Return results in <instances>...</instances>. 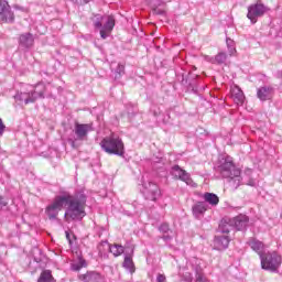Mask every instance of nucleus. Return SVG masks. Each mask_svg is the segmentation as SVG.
<instances>
[{
    "instance_id": "nucleus-20",
    "label": "nucleus",
    "mask_w": 282,
    "mask_h": 282,
    "mask_svg": "<svg viewBox=\"0 0 282 282\" xmlns=\"http://www.w3.org/2000/svg\"><path fill=\"white\" fill-rule=\"evenodd\" d=\"M19 43L21 47L30 48L34 45V35L32 33H23L20 35Z\"/></svg>"
},
{
    "instance_id": "nucleus-34",
    "label": "nucleus",
    "mask_w": 282,
    "mask_h": 282,
    "mask_svg": "<svg viewBox=\"0 0 282 282\" xmlns=\"http://www.w3.org/2000/svg\"><path fill=\"white\" fill-rule=\"evenodd\" d=\"M156 282H166V275L164 274H159L156 276Z\"/></svg>"
},
{
    "instance_id": "nucleus-16",
    "label": "nucleus",
    "mask_w": 282,
    "mask_h": 282,
    "mask_svg": "<svg viewBox=\"0 0 282 282\" xmlns=\"http://www.w3.org/2000/svg\"><path fill=\"white\" fill-rule=\"evenodd\" d=\"M230 243V238L225 235L216 236L214 239V250H226Z\"/></svg>"
},
{
    "instance_id": "nucleus-6",
    "label": "nucleus",
    "mask_w": 282,
    "mask_h": 282,
    "mask_svg": "<svg viewBox=\"0 0 282 282\" xmlns=\"http://www.w3.org/2000/svg\"><path fill=\"white\" fill-rule=\"evenodd\" d=\"M141 193L150 202H155L162 195L160 186L151 182L148 176L141 178Z\"/></svg>"
},
{
    "instance_id": "nucleus-9",
    "label": "nucleus",
    "mask_w": 282,
    "mask_h": 282,
    "mask_svg": "<svg viewBox=\"0 0 282 282\" xmlns=\"http://www.w3.org/2000/svg\"><path fill=\"white\" fill-rule=\"evenodd\" d=\"M14 22V13L8 4V1L0 0V23H13Z\"/></svg>"
},
{
    "instance_id": "nucleus-14",
    "label": "nucleus",
    "mask_w": 282,
    "mask_h": 282,
    "mask_svg": "<svg viewBox=\"0 0 282 282\" xmlns=\"http://www.w3.org/2000/svg\"><path fill=\"white\" fill-rule=\"evenodd\" d=\"M231 98L234 102L240 107L246 102V95H243V90L237 85L231 87Z\"/></svg>"
},
{
    "instance_id": "nucleus-22",
    "label": "nucleus",
    "mask_w": 282,
    "mask_h": 282,
    "mask_svg": "<svg viewBox=\"0 0 282 282\" xmlns=\"http://www.w3.org/2000/svg\"><path fill=\"white\" fill-rule=\"evenodd\" d=\"M250 248L257 252V254H259V257H261V254H263V242L254 239V238H251L249 241H248Z\"/></svg>"
},
{
    "instance_id": "nucleus-17",
    "label": "nucleus",
    "mask_w": 282,
    "mask_h": 282,
    "mask_svg": "<svg viewBox=\"0 0 282 282\" xmlns=\"http://www.w3.org/2000/svg\"><path fill=\"white\" fill-rule=\"evenodd\" d=\"M208 210V204L206 202H197L192 207V213L196 219H200V217H204V213Z\"/></svg>"
},
{
    "instance_id": "nucleus-33",
    "label": "nucleus",
    "mask_w": 282,
    "mask_h": 282,
    "mask_svg": "<svg viewBox=\"0 0 282 282\" xmlns=\"http://www.w3.org/2000/svg\"><path fill=\"white\" fill-rule=\"evenodd\" d=\"M4 206H8V200H6L3 196H0V210L4 208Z\"/></svg>"
},
{
    "instance_id": "nucleus-36",
    "label": "nucleus",
    "mask_w": 282,
    "mask_h": 282,
    "mask_svg": "<svg viewBox=\"0 0 282 282\" xmlns=\"http://www.w3.org/2000/svg\"><path fill=\"white\" fill-rule=\"evenodd\" d=\"M184 282H193V275H191V273H186L184 280Z\"/></svg>"
},
{
    "instance_id": "nucleus-28",
    "label": "nucleus",
    "mask_w": 282,
    "mask_h": 282,
    "mask_svg": "<svg viewBox=\"0 0 282 282\" xmlns=\"http://www.w3.org/2000/svg\"><path fill=\"white\" fill-rule=\"evenodd\" d=\"M226 43H227L229 56H235V54L237 53V48L235 47V41H232L231 39H227Z\"/></svg>"
},
{
    "instance_id": "nucleus-21",
    "label": "nucleus",
    "mask_w": 282,
    "mask_h": 282,
    "mask_svg": "<svg viewBox=\"0 0 282 282\" xmlns=\"http://www.w3.org/2000/svg\"><path fill=\"white\" fill-rule=\"evenodd\" d=\"M203 199H204L205 204H209V206H213V207H215L219 204V196H217L214 193L206 192L203 195Z\"/></svg>"
},
{
    "instance_id": "nucleus-10",
    "label": "nucleus",
    "mask_w": 282,
    "mask_h": 282,
    "mask_svg": "<svg viewBox=\"0 0 282 282\" xmlns=\"http://www.w3.org/2000/svg\"><path fill=\"white\" fill-rule=\"evenodd\" d=\"M94 131L93 123H75L74 133L76 135L75 140H87V135Z\"/></svg>"
},
{
    "instance_id": "nucleus-4",
    "label": "nucleus",
    "mask_w": 282,
    "mask_h": 282,
    "mask_svg": "<svg viewBox=\"0 0 282 282\" xmlns=\"http://www.w3.org/2000/svg\"><path fill=\"white\" fill-rule=\"evenodd\" d=\"M99 144L102 151L108 153V155H119V158L124 155V142H122V139L117 134L112 133L104 138Z\"/></svg>"
},
{
    "instance_id": "nucleus-18",
    "label": "nucleus",
    "mask_w": 282,
    "mask_h": 282,
    "mask_svg": "<svg viewBox=\"0 0 282 282\" xmlns=\"http://www.w3.org/2000/svg\"><path fill=\"white\" fill-rule=\"evenodd\" d=\"M257 96L259 100L265 101L270 100L274 96V88L270 86H264L258 89Z\"/></svg>"
},
{
    "instance_id": "nucleus-27",
    "label": "nucleus",
    "mask_w": 282,
    "mask_h": 282,
    "mask_svg": "<svg viewBox=\"0 0 282 282\" xmlns=\"http://www.w3.org/2000/svg\"><path fill=\"white\" fill-rule=\"evenodd\" d=\"M52 281V272L48 270H45L41 273L37 282H51Z\"/></svg>"
},
{
    "instance_id": "nucleus-24",
    "label": "nucleus",
    "mask_w": 282,
    "mask_h": 282,
    "mask_svg": "<svg viewBox=\"0 0 282 282\" xmlns=\"http://www.w3.org/2000/svg\"><path fill=\"white\" fill-rule=\"evenodd\" d=\"M159 230L161 232H164L162 239L165 240L166 242H169V241H171V239H173V231H171V229L169 228V224H162L159 227Z\"/></svg>"
},
{
    "instance_id": "nucleus-5",
    "label": "nucleus",
    "mask_w": 282,
    "mask_h": 282,
    "mask_svg": "<svg viewBox=\"0 0 282 282\" xmlns=\"http://www.w3.org/2000/svg\"><path fill=\"white\" fill-rule=\"evenodd\" d=\"M94 25L95 28H101V39H108L116 25V19H113V15H96Z\"/></svg>"
},
{
    "instance_id": "nucleus-30",
    "label": "nucleus",
    "mask_w": 282,
    "mask_h": 282,
    "mask_svg": "<svg viewBox=\"0 0 282 282\" xmlns=\"http://www.w3.org/2000/svg\"><path fill=\"white\" fill-rule=\"evenodd\" d=\"M164 164V160L162 158H155L153 159V166L155 169H161V165Z\"/></svg>"
},
{
    "instance_id": "nucleus-13",
    "label": "nucleus",
    "mask_w": 282,
    "mask_h": 282,
    "mask_svg": "<svg viewBox=\"0 0 282 282\" xmlns=\"http://www.w3.org/2000/svg\"><path fill=\"white\" fill-rule=\"evenodd\" d=\"M79 281L83 282H105V276L97 271H88L79 275Z\"/></svg>"
},
{
    "instance_id": "nucleus-15",
    "label": "nucleus",
    "mask_w": 282,
    "mask_h": 282,
    "mask_svg": "<svg viewBox=\"0 0 282 282\" xmlns=\"http://www.w3.org/2000/svg\"><path fill=\"white\" fill-rule=\"evenodd\" d=\"M230 224L236 230H246L248 226V216L239 215L230 219Z\"/></svg>"
},
{
    "instance_id": "nucleus-35",
    "label": "nucleus",
    "mask_w": 282,
    "mask_h": 282,
    "mask_svg": "<svg viewBox=\"0 0 282 282\" xmlns=\"http://www.w3.org/2000/svg\"><path fill=\"white\" fill-rule=\"evenodd\" d=\"M154 13H155V14H166V11H164V9H160V8L156 7V8L154 9Z\"/></svg>"
},
{
    "instance_id": "nucleus-1",
    "label": "nucleus",
    "mask_w": 282,
    "mask_h": 282,
    "mask_svg": "<svg viewBox=\"0 0 282 282\" xmlns=\"http://www.w3.org/2000/svg\"><path fill=\"white\" fill-rule=\"evenodd\" d=\"M87 204V196L85 191H79L75 195L64 194L58 195L54 200L46 207L45 213L48 219H56L58 217V212L63 210L65 206H68L65 212V219L69 221L70 219L80 220L85 217V205Z\"/></svg>"
},
{
    "instance_id": "nucleus-7",
    "label": "nucleus",
    "mask_w": 282,
    "mask_h": 282,
    "mask_svg": "<svg viewBox=\"0 0 282 282\" xmlns=\"http://www.w3.org/2000/svg\"><path fill=\"white\" fill-rule=\"evenodd\" d=\"M262 270L269 272H276L281 268V256L276 252H267L260 254Z\"/></svg>"
},
{
    "instance_id": "nucleus-26",
    "label": "nucleus",
    "mask_w": 282,
    "mask_h": 282,
    "mask_svg": "<svg viewBox=\"0 0 282 282\" xmlns=\"http://www.w3.org/2000/svg\"><path fill=\"white\" fill-rule=\"evenodd\" d=\"M83 268H87V261L83 258H78L77 261L72 263V270L78 272V270H83Z\"/></svg>"
},
{
    "instance_id": "nucleus-23",
    "label": "nucleus",
    "mask_w": 282,
    "mask_h": 282,
    "mask_svg": "<svg viewBox=\"0 0 282 282\" xmlns=\"http://www.w3.org/2000/svg\"><path fill=\"white\" fill-rule=\"evenodd\" d=\"M122 267L124 268V270H128L130 274H133V272H135V264L133 263V258H131V256H124Z\"/></svg>"
},
{
    "instance_id": "nucleus-2",
    "label": "nucleus",
    "mask_w": 282,
    "mask_h": 282,
    "mask_svg": "<svg viewBox=\"0 0 282 282\" xmlns=\"http://www.w3.org/2000/svg\"><path fill=\"white\" fill-rule=\"evenodd\" d=\"M217 172L224 180L227 181L232 191H237L241 184L247 186H257V181L252 178V170H245V175L241 176V170L235 165V161L230 156H223L217 166Z\"/></svg>"
},
{
    "instance_id": "nucleus-31",
    "label": "nucleus",
    "mask_w": 282,
    "mask_h": 282,
    "mask_svg": "<svg viewBox=\"0 0 282 282\" xmlns=\"http://www.w3.org/2000/svg\"><path fill=\"white\" fill-rule=\"evenodd\" d=\"M196 282H210V280H207L202 272H197Z\"/></svg>"
},
{
    "instance_id": "nucleus-25",
    "label": "nucleus",
    "mask_w": 282,
    "mask_h": 282,
    "mask_svg": "<svg viewBox=\"0 0 282 282\" xmlns=\"http://www.w3.org/2000/svg\"><path fill=\"white\" fill-rule=\"evenodd\" d=\"M232 224H230V219L229 220H221V223L219 224L218 230L219 232H221L223 235H228V232H230V230H232Z\"/></svg>"
},
{
    "instance_id": "nucleus-39",
    "label": "nucleus",
    "mask_w": 282,
    "mask_h": 282,
    "mask_svg": "<svg viewBox=\"0 0 282 282\" xmlns=\"http://www.w3.org/2000/svg\"><path fill=\"white\" fill-rule=\"evenodd\" d=\"M66 238L69 239V234L68 232H66Z\"/></svg>"
},
{
    "instance_id": "nucleus-8",
    "label": "nucleus",
    "mask_w": 282,
    "mask_h": 282,
    "mask_svg": "<svg viewBox=\"0 0 282 282\" xmlns=\"http://www.w3.org/2000/svg\"><path fill=\"white\" fill-rule=\"evenodd\" d=\"M265 10H268V8H265L261 1H258L256 4H251L248 8L247 17L251 23H257L259 17H263V14H265Z\"/></svg>"
},
{
    "instance_id": "nucleus-38",
    "label": "nucleus",
    "mask_w": 282,
    "mask_h": 282,
    "mask_svg": "<svg viewBox=\"0 0 282 282\" xmlns=\"http://www.w3.org/2000/svg\"><path fill=\"white\" fill-rule=\"evenodd\" d=\"M69 142L72 143V147H75L76 145V141L75 140H69Z\"/></svg>"
},
{
    "instance_id": "nucleus-29",
    "label": "nucleus",
    "mask_w": 282,
    "mask_h": 282,
    "mask_svg": "<svg viewBox=\"0 0 282 282\" xmlns=\"http://www.w3.org/2000/svg\"><path fill=\"white\" fill-rule=\"evenodd\" d=\"M124 74V65L119 64L116 69V78H120Z\"/></svg>"
},
{
    "instance_id": "nucleus-12",
    "label": "nucleus",
    "mask_w": 282,
    "mask_h": 282,
    "mask_svg": "<svg viewBox=\"0 0 282 282\" xmlns=\"http://www.w3.org/2000/svg\"><path fill=\"white\" fill-rule=\"evenodd\" d=\"M171 175L175 177L176 180H181L182 182H185L188 186L193 184V180L191 178V174H188L185 170H182L180 165H174L171 170Z\"/></svg>"
},
{
    "instance_id": "nucleus-37",
    "label": "nucleus",
    "mask_w": 282,
    "mask_h": 282,
    "mask_svg": "<svg viewBox=\"0 0 282 282\" xmlns=\"http://www.w3.org/2000/svg\"><path fill=\"white\" fill-rule=\"evenodd\" d=\"M76 3H79L80 6L85 4V3H89V0H75Z\"/></svg>"
},
{
    "instance_id": "nucleus-32",
    "label": "nucleus",
    "mask_w": 282,
    "mask_h": 282,
    "mask_svg": "<svg viewBox=\"0 0 282 282\" xmlns=\"http://www.w3.org/2000/svg\"><path fill=\"white\" fill-rule=\"evenodd\" d=\"M6 133V123H3V119L0 118V138Z\"/></svg>"
},
{
    "instance_id": "nucleus-19",
    "label": "nucleus",
    "mask_w": 282,
    "mask_h": 282,
    "mask_svg": "<svg viewBox=\"0 0 282 282\" xmlns=\"http://www.w3.org/2000/svg\"><path fill=\"white\" fill-rule=\"evenodd\" d=\"M204 58L207 63H212L213 65H223V63H226V58H228V56L226 53L220 52L215 57L205 55Z\"/></svg>"
},
{
    "instance_id": "nucleus-11",
    "label": "nucleus",
    "mask_w": 282,
    "mask_h": 282,
    "mask_svg": "<svg viewBox=\"0 0 282 282\" xmlns=\"http://www.w3.org/2000/svg\"><path fill=\"white\" fill-rule=\"evenodd\" d=\"M105 250H109V252L113 254V257H120V254L124 253V247H122L121 245L111 246L107 240L101 241V243H99L98 246L99 254H104Z\"/></svg>"
},
{
    "instance_id": "nucleus-3",
    "label": "nucleus",
    "mask_w": 282,
    "mask_h": 282,
    "mask_svg": "<svg viewBox=\"0 0 282 282\" xmlns=\"http://www.w3.org/2000/svg\"><path fill=\"white\" fill-rule=\"evenodd\" d=\"M43 94H45V84L39 83L35 86L26 84L13 98L18 105H30L36 102L39 98H43Z\"/></svg>"
}]
</instances>
